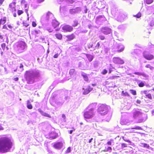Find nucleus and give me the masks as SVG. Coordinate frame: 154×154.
<instances>
[{"mask_svg":"<svg viewBox=\"0 0 154 154\" xmlns=\"http://www.w3.org/2000/svg\"><path fill=\"white\" fill-rule=\"evenodd\" d=\"M146 96L150 100H152V95L150 93L146 95Z\"/></svg>","mask_w":154,"mask_h":154,"instance_id":"31","label":"nucleus"},{"mask_svg":"<svg viewBox=\"0 0 154 154\" xmlns=\"http://www.w3.org/2000/svg\"><path fill=\"white\" fill-rule=\"evenodd\" d=\"M1 47L3 50H4L6 47V45L5 43H3L1 45Z\"/></svg>","mask_w":154,"mask_h":154,"instance_id":"42","label":"nucleus"},{"mask_svg":"<svg viewBox=\"0 0 154 154\" xmlns=\"http://www.w3.org/2000/svg\"><path fill=\"white\" fill-rule=\"evenodd\" d=\"M107 72V70L106 69H104L103 71L101 72V74L103 75H105Z\"/></svg>","mask_w":154,"mask_h":154,"instance_id":"41","label":"nucleus"},{"mask_svg":"<svg viewBox=\"0 0 154 154\" xmlns=\"http://www.w3.org/2000/svg\"><path fill=\"white\" fill-rule=\"evenodd\" d=\"M63 146V144L61 142H57L54 144V147L57 149H60Z\"/></svg>","mask_w":154,"mask_h":154,"instance_id":"12","label":"nucleus"},{"mask_svg":"<svg viewBox=\"0 0 154 154\" xmlns=\"http://www.w3.org/2000/svg\"><path fill=\"white\" fill-rule=\"evenodd\" d=\"M78 23L77 20H74L73 21V24L72 26L73 27H75L78 25Z\"/></svg>","mask_w":154,"mask_h":154,"instance_id":"33","label":"nucleus"},{"mask_svg":"<svg viewBox=\"0 0 154 154\" xmlns=\"http://www.w3.org/2000/svg\"><path fill=\"white\" fill-rule=\"evenodd\" d=\"M24 76L27 83L28 84H30L34 82V81L32 80V78L37 77L38 75H32L31 74L30 71H26L25 72Z\"/></svg>","mask_w":154,"mask_h":154,"instance_id":"2","label":"nucleus"},{"mask_svg":"<svg viewBox=\"0 0 154 154\" xmlns=\"http://www.w3.org/2000/svg\"><path fill=\"white\" fill-rule=\"evenodd\" d=\"M130 91L131 92V93L133 95H136L137 94L136 91L133 89H130Z\"/></svg>","mask_w":154,"mask_h":154,"instance_id":"30","label":"nucleus"},{"mask_svg":"<svg viewBox=\"0 0 154 154\" xmlns=\"http://www.w3.org/2000/svg\"><path fill=\"white\" fill-rule=\"evenodd\" d=\"M82 75L85 81L86 82H88V78L86 74L84 72H82Z\"/></svg>","mask_w":154,"mask_h":154,"instance_id":"21","label":"nucleus"},{"mask_svg":"<svg viewBox=\"0 0 154 154\" xmlns=\"http://www.w3.org/2000/svg\"><path fill=\"white\" fill-rule=\"evenodd\" d=\"M3 29H4L6 30H8V28H7V26L6 24L4 25L2 27Z\"/></svg>","mask_w":154,"mask_h":154,"instance_id":"54","label":"nucleus"},{"mask_svg":"<svg viewBox=\"0 0 154 154\" xmlns=\"http://www.w3.org/2000/svg\"><path fill=\"white\" fill-rule=\"evenodd\" d=\"M75 35L73 33H72L70 35H67L66 36V37L68 39L67 41H70L72 40H73L75 38Z\"/></svg>","mask_w":154,"mask_h":154,"instance_id":"18","label":"nucleus"},{"mask_svg":"<svg viewBox=\"0 0 154 154\" xmlns=\"http://www.w3.org/2000/svg\"><path fill=\"white\" fill-rule=\"evenodd\" d=\"M23 65L22 63H21L20 64V68H23Z\"/></svg>","mask_w":154,"mask_h":154,"instance_id":"61","label":"nucleus"},{"mask_svg":"<svg viewBox=\"0 0 154 154\" xmlns=\"http://www.w3.org/2000/svg\"><path fill=\"white\" fill-rule=\"evenodd\" d=\"M59 54H55L54 56V58H57Z\"/></svg>","mask_w":154,"mask_h":154,"instance_id":"55","label":"nucleus"},{"mask_svg":"<svg viewBox=\"0 0 154 154\" xmlns=\"http://www.w3.org/2000/svg\"><path fill=\"white\" fill-rule=\"evenodd\" d=\"M25 2L26 1L25 0H21L20 1V3L22 5L24 4Z\"/></svg>","mask_w":154,"mask_h":154,"instance_id":"53","label":"nucleus"},{"mask_svg":"<svg viewBox=\"0 0 154 154\" xmlns=\"http://www.w3.org/2000/svg\"><path fill=\"white\" fill-rule=\"evenodd\" d=\"M122 139L125 142H128L129 143H131V141L129 140H127L124 138V137H122Z\"/></svg>","mask_w":154,"mask_h":154,"instance_id":"45","label":"nucleus"},{"mask_svg":"<svg viewBox=\"0 0 154 154\" xmlns=\"http://www.w3.org/2000/svg\"><path fill=\"white\" fill-rule=\"evenodd\" d=\"M133 16L134 17H136L137 18H139L141 16V14L140 12H139L137 14L134 15Z\"/></svg>","mask_w":154,"mask_h":154,"instance_id":"29","label":"nucleus"},{"mask_svg":"<svg viewBox=\"0 0 154 154\" xmlns=\"http://www.w3.org/2000/svg\"><path fill=\"white\" fill-rule=\"evenodd\" d=\"M134 74L138 75H142L145 77H147L148 75L145 74L144 73H142L139 72H136L134 73Z\"/></svg>","mask_w":154,"mask_h":154,"instance_id":"19","label":"nucleus"},{"mask_svg":"<svg viewBox=\"0 0 154 154\" xmlns=\"http://www.w3.org/2000/svg\"><path fill=\"white\" fill-rule=\"evenodd\" d=\"M32 26L33 27H35L37 26V24L35 21H32Z\"/></svg>","mask_w":154,"mask_h":154,"instance_id":"47","label":"nucleus"},{"mask_svg":"<svg viewBox=\"0 0 154 154\" xmlns=\"http://www.w3.org/2000/svg\"><path fill=\"white\" fill-rule=\"evenodd\" d=\"M152 116H154V110L152 111Z\"/></svg>","mask_w":154,"mask_h":154,"instance_id":"64","label":"nucleus"},{"mask_svg":"<svg viewBox=\"0 0 154 154\" xmlns=\"http://www.w3.org/2000/svg\"><path fill=\"white\" fill-rule=\"evenodd\" d=\"M100 48V43L99 42H98L96 44L94 48V50L99 49Z\"/></svg>","mask_w":154,"mask_h":154,"instance_id":"24","label":"nucleus"},{"mask_svg":"<svg viewBox=\"0 0 154 154\" xmlns=\"http://www.w3.org/2000/svg\"><path fill=\"white\" fill-rule=\"evenodd\" d=\"M113 67H112V68H109V73H110L112 72V69Z\"/></svg>","mask_w":154,"mask_h":154,"instance_id":"56","label":"nucleus"},{"mask_svg":"<svg viewBox=\"0 0 154 154\" xmlns=\"http://www.w3.org/2000/svg\"><path fill=\"white\" fill-rule=\"evenodd\" d=\"M42 115L43 116L50 118L51 117V116L49 114L46 112H44Z\"/></svg>","mask_w":154,"mask_h":154,"instance_id":"32","label":"nucleus"},{"mask_svg":"<svg viewBox=\"0 0 154 154\" xmlns=\"http://www.w3.org/2000/svg\"><path fill=\"white\" fill-rule=\"evenodd\" d=\"M144 1L146 4H150L153 2V0H144Z\"/></svg>","mask_w":154,"mask_h":154,"instance_id":"28","label":"nucleus"},{"mask_svg":"<svg viewBox=\"0 0 154 154\" xmlns=\"http://www.w3.org/2000/svg\"><path fill=\"white\" fill-rule=\"evenodd\" d=\"M55 35L57 39L60 40L62 38L63 35L62 34L60 33H57L55 34Z\"/></svg>","mask_w":154,"mask_h":154,"instance_id":"20","label":"nucleus"},{"mask_svg":"<svg viewBox=\"0 0 154 154\" xmlns=\"http://www.w3.org/2000/svg\"><path fill=\"white\" fill-rule=\"evenodd\" d=\"M132 129H136V130H142V128L139 126H136L134 128H131Z\"/></svg>","mask_w":154,"mask_h":154,"instance_id":"37","label":"nucleus"},{"mask_svg":"<svg viewBox=\"0 0 154 154\" xmlns=\"http://www.w3.org/2000/svg\"><path fill=\"white\" fill-rule=\"evenodd\" d=\"M101 30L103 33L105 35L110 34L112 31L111 29L110 28L107 27H102Z\"/></svg>","mask_w":154,"mask_h":154,"instance_id":"8","label":"nucleus"},{"mask_svg":"<svg viewBox=\"0 0 154 154\" xmlns=\"http://www.w3.org/2000/svg\"><path fill=\"white\" fill-rule=\"evenodd\" d=\"M79 9H80L79 7H77L75 8L71 9L69 10V13L71 14L76 13L79 11Z\"/></svg>","mask_w":154,"mask_h":154,"instance_id":"16","label":"nucleus"},{"mask_svg":"<svg viewBox=\"0 0 154 154\" xmlns=\"http://www.w3.org/2000/svg\"><path fill=\"white\" fill-rule=\"evenodd\" d=\"M137 103L138 104H140L141 103V101L139 100H137L136 101Z\"/></svg>","mask_w":154,"mask_h":154,"instance_id":"58","label":"nucleus"},{"mask_svg":"<svg viewBox=\"0 0 154 154\" xmlns=\"http://www.w3.org/2000/svg\"><path fill=\"white\" fill-rule=\"evenodd\" d=\"M112 150V148L111 147L109 146L108 147V148L107 149H105L104 150V151H107L109 150Z\"/></svg>","mask_w":154,"mask_h":154,"instance_id":"48","label":"nucleus"},{"mask_svg":"<svg viewBox=\"0 0 154 154\" xmlns=\"http://www.w3.org/2000/svg\"><path fill=\"white\" fill-rule=\"evenodd\" d=\"M125 47L122 45H119L116 47L117 51L118 52H120L123 51Z\"/></svg>","mask_w":154,"mask_h":154,"instance_id":"14","label":"nucleus"},{"mask_svg":"<svg viewBox=\"0 0 154 154\" xmlns=\"http://www.w3.org/2000/svg\"><path fill=\"white\" fill-rule=\"evenodd\" d=\"M27 108L29 109H32V105L30 104V101L28 100L27 101Z\"/></svg>","mask_w":154,"mask_h":154,"instance_id":"23","label":"nucleus"},{"mask_svg":"<svg viewBox=\"0 0 154 154\" xmlns=\"http://www.w3.org/2000/svg\"><path fill=\"white\" fill-rule=\"evenodd\" d=\"M38 111L42 115L43 113H44V112L41 109H38Z\"/></svg>","mask_w":154,"mask_h":154,"instance_id":"51","label":"nucleus"},{"mask_svg":"<svg viewBox=\"0 0 154 154\" xmlns=\"http://www.w3.org/2000/svg\"><path fill=\"white\" fill-rule=\"evenodd\" d=\"M97 110L101 115H104L108 113V106L105 104H102L99 106Z\"/></svg>","mask_w":154,"mask_h":154,"instance_id":"3","label":"nucleus"},{"mask_svg":"<svg viewBox=\"0 0 154 154\" xmlns=\"http://www.w3.org/2000/svg\"><path fill=\"white\" fill-rule=\"evenodd\" d=\"M60 25V23L55 20H53L52 22V26L55 28L58 26Z\"/></svg>","mask_w":154,"mask_h":154,"instance_id":"13","label":"nucleus"},{"mask_svg":"<svg viewBox=\"0 0 154 154\" xmlns=\"http://www.w3.org/2000/svg\"><path fill=\"white\" fill-rule=\"evenodd\" d=\"M54 16L53 14L50 11H48L46 14L45 18L46 20H48L50 18H51Z\"/></svg>","mask_w":154,"mask_h":154,"instance_id":"11","label":"nucleus"},{"mask_svg":"<svg viewBox=\"0 0 154 154\" xmlns=\"http://www.w3.org/2000/svg\"><path fill=\"white\" fill-rule=\"evenodd\" d=\"M13 143L11 139L7 137L0 138V152H6L12 148Z\"/></svg>","mask_w":154,"mask_h":154,"instance_id":"1","label":"nucleus"},{"mask_svg":"<svg viewBox=\"0 0 154 154\" xmlns=\"http://www.w3.org/2000/svg\"><path fill=\"white\" fill-rule=\"evenodd\" d=\"M72 26L69 25H66L63 26L62 27V29L66 32H71L73 30Z\"/></svg>","mask_w":154,"mask_h":154,"instance_id":"6","label":"nucleus"},{"mask_svg":"<svg viewBox=\"0 0 154 154\" xmlns=\"http://www.w3.org/2000/svg\"><path fill=\"white\" fill-rule=\"evenodd\" d=\"M143 122V119H140L138 120V121L137 122V123H140L142 122Z\"/></svg>","mask_w":154,"mask_h":154,"instance_id":"52","label":"nucleus"},{"mask_svg":"<svg viewBox=\"0 0 154 154\" xmlns=\"http://www.w3.org/2000/svg\"><path fill=\"white\" fill-rule=\"evenodd\" d=\"M71 151V148L70 147H69L67 148V150L66 151V153H68L70 152Z\"/></svg>","mask_w":154,"mask_h":154,"instance_id":"44","label":"nucleus"},{"mask_svg":"<svg viewBox=\"0 0 154 154\" xmlns=\"http://www.w3.org/2000/svg\"><path fill=\"white\" fill-rule=\"evenodd\" d=\"M23 26L25 27H27L29 25V24L28 23H23Z\"/></svg>","mask_w":154,"mask_h":154,"instance_id":"43","label":"nucleus"},{"mask_svg":"<svg viewBox=\"0 0 154 154\" xmlns=\"http://www.w3.org/2000/svg\"><path fill=\"white\" fill-rule=\"evenodd\" d=\"M49 138L50 139H54L58 137V135L54 131H52L49 133Z\"/></svg>","mask_w":154,"mask_h":154,"instance_id":"10","label":"nucleus"},{"mask_svg":"<svg viewBox=\"0 0 154 154\" xmlns=\"http://www.w3.org/2000/svg\"><path fill=\"white\" fill-rule=\"evenodd\" d=\"M5 1V0H0V6L2 5Z\"/></svg>","mask_w":154,"mask_h":154,"instance_id":"49","label":"nucleus"},{"mask_svg":"<svg viewBox=\"0 0 154 154\" xmlns=\"http://www.w3.org/2000/svg\"><path fill=\"white\" fill-rule=\"evenodd\" d=\"M112 143H113V144H114V142L113 139L110 140L109 141H108L107 143V144L109 145H111Z\"/></svg>","mask_w":154,"mask_h":154,"instance_id":"27","label":"nucleus"},{"mask_svg":"<svg viewBox=\"0 0 154 154\" xmlns=\"http://www.w3.org/2000/svg\"><path fill=\"white\" fill-rule=\"evenodd\" d=\"M113 61L116 64H122L124 63V61L123 60L118 57H113Z\"/></svg>","mask_w":154,"mask_h":154,"instance_id":"9","label":"nucleus"},{"mask_svg":"<svg viewBox=\"0 0 154 154\" xmlns=\"http://www.w3.org/2000/svg\"><path fill=\"white\" fill-rule=\"evenodd\" d=\"M16 3L15 2H12L11 3H10L8 6V10L11 12H14L13 14V16L14 17H17V15L16 13L15 12L16 11Z\"/></svg>","mask_w":154,"mask_h":154,"instance_id":"4","label":"nucleus"},{"mask_svg":"<svg viewBox=\"0 0 154 154\" xmlns=\"http://www.w3.org/2000/svg\"><path fill=\"white\" fill-rule=\"evenodd\" d=\"M92 88H91L90 86H88L84 90L83 94L84 95L88 94L92 90Z\"/></svg>","mask_w":154,"mask_h":154,"instance_id":"15","label":"nucleus"},{"mask_svg":"<svg viewBox=\"0 0 154 154\" xmlns=\"http://www.w3.org/2000/svg\"><path fill=\"white\" fill-rule=\"evenodd\" d=\"M75 72V69H71L69 71V74L70 75L74 74Z\"/></svg>","mask_w":154,"mask_h":154,"instance_id":"25","label":"nucleus"},{"mask_svg":"<svg viewBox=\"0 0 154 154\" xmlns=\"http://www.w3.org/2000/svg\"><path fill=\"white\" fill-rule=\"evenodd\" d=\"M94 115V111L91 110L84 112L83 116L85 120H86L87 119H92Z\"/></svg>","mask_w":154,"mask_h":154,"instance_id":"5","label":"nucleus"},{"mask_svg":"<svg viewBox=\"0 0 154 154\" xmlns=\"http://www.w3.org/2000/svg\"><path fill=\"white\" fill-rule=\"evenodd\" d=\"M142 144L143 145V146L144 147H145L147 148H149V145L146 143H142Z\"/></svg>","mask_w":154,"mask_h":154,"instance_id":"38","label":"nucleus"},{"mask_svg":"<svg viewBox=\"0 0 154 154\" xmlns=\"http://www.w3.org/2000/svg\"><path fill=\"white\" fill-rule=\"evenodd\" d=\"M122 94L123 96H130V95L128 92H125L124 91H122Z\"/></svg>","mask_w":154,"mask_h":154,"instance_id":"26","label":"nucleus"},{"mask_svg":"<svg viewBox=\"0 0 154 154\" xmlns=\"http://www.w3.org/2000/svg\"><path fill=\"white\" fill-rule=\"evenodd\" d=\"M138 86L139 87H143L144 86V84L143 83L141 82H140L138 84Z\"/></svg>","mask_w":154,"mask_h":154,"instance_id":"40","label":"nucleus"},{"mask_svg":"<svg viewBox=\"0 0 154 154\" xmlns=\"http://www.w3.org/2000/svg\"><path fill=\"white\" fill-rule=\"evenodd\" d=\"M97 105V103H93L90 104L88 106V107L90 108L89 110H92L93 111L94 109L96 108Z\"/></svg>","mask_w":154,"mask_h":154,"instance_id":"17","label":"nucleus"},{"mask_svg":"<svg viewBox=\"0 0 154 154\" xmlns=\"http://www.w3.org/2000/svg\"><path fill=\"white\" fill-rule=\"evenodd\" d=\"M145 67L147 68H149L151 70L153 68L152 66H151L149 64H147L145 66Z\"/></svg>","mask_w":154,"mask_h":154,"instance_id":"36","label":"nucleus"},{"mask_svg":"<svg viewBox=\"0 0 154 154\" xmlns=\"http://www.w3.org/2000/svg\"><path fill=\"white\" fill-rule=\"evenodd\" d=\"M62 117L63 118V119H65V118H66V116H65L64 114H63L62 115Z\"/></svg>","mask_w":154,"mask_h":154,"instance_id":"62","label":"nucleus"},{"mask_svg":"<svg viewBox=\"0 0 154 154\" xmlns=\"http://www.w3.org/2000/svg\"><path fill=\"white\" fill-rule=\"evenodd\" d=\"M88 11V9L87 8L84 10V12L85 13H86Z\"/></svg>","mask_w":154,"mask_h":154,"instance_id":"63","label":"nucleus"},{"mask_svg":"<svg viewBox=\"0 0 154 154\" xmlns=\"http://www.w3.org/2000/svg\"><path fill=\"white\" fill-rule=\"evenodd\" d=\"M8 26L9 28L11 29H12L13 28V26L11 24L8 25Z\"/></svg>","mask_w":154,"mask_h":154,"instance_id":"50","label":"nucleus"},{"mask_svg":"<svg viewBox=\"0 0 154 154\" xmlns=\"http://www.w3.org/2000/svg\"><path fill=\"white\" fill-rule=\"evenodd\" d=\"M86 56L89 62L91 61L94 58L93 56L90 54H86Z\"/></svg>","mask_w":154,"mask_h":154,"instance_id":"22","label":"nucleus"},{"mask_svg":"<svg viewBox=\"0 0 154 154\" xmlns=\"http://www.w3.org/2000/svg\"><path fill=\"white\" fill-rule=\"evenodd\" d=\"M143 54V57L147 60H150L154 59V56L150 53L144 52Z\"/></svg>","mask_w":154,"mask_h":154,"instance_id":"7","label":"nucleus"},{"mask_svg":"<svg viewBox=\"0 0 154 154\" xmlns=\"http://www.w3.org/2000/svg\"><path fill=\"white\" fill-rule=\"evenodd\" d=\"M127 144L125 143H122L121 144V147L122 148L127 147Z\"/></svg>","mask_w":154,"mask_h":154,"instance_id":"46","label":"nucleus"},{"mask_svg":"<svg viewBox=\"0 0 154 154\" xmlns=\"http://www.w3.org/2000/svg\"><path fill=\"white\" fill-rule=\"evenodd\" d=\"M45 0H37V2L38 3H41L43 2Z\"/></svg>","mask_w":154,"mask_h":154,"instance_id":"57","label":"nucleus"},{"mask_svg":"<svg viewBox=\"0 0 154 154\" xmlns=\"http://www.w3.org/2000/svg\"><path fill=\"white\" fill-rule=\"evenodd\" d=\"M143 92L144 93V94H146V95L147 94V91H143Z\"/></svg>","mask_w":154,"mask_h":154,"instance_id":"60","label":"nucleus"},{"mask_svg":"<svg viewBox=\"0 0 154 154\" xmlns=\"http://www.w3.org/2000/svg\"><path fill=\"white\" fill-rule=\"evenodd\" d=\"M19 79V78L18 77H16L14 79V80L15 81H17Z\"/></svg>","mask_w":154,"mask_h":154,"instance_id":"59","label":"nucleus"},{"mask_svg":"<svg viewBox=\"0 0 154 154\" xmlns=\"http://www.w3.org/2000/svg\"><path fill=\"white\" fill-rule=\"evenodd\" d=\"M66 1L68 3L70 4H72L74 2L73 0H66Z\"/></svg>","mask_w":154,"mask_h":154,"instance_id":"39","label":"nucleus"},{"mask_svg":"<svg viewBox=\"0 0 154 154\" xmlns=\"http://www.w3.org/2000/svg\"><path fill=\"white\" fill-rule=\"evenodd\" d=\"M17 13L18 15H20L23 13V12L22 10H18Z\"/></svg>","mask_w":154,"mask_h":154,"instance_id":"34","label":"nucleus"},{"mask_svg":"<svg viewBox=\"0 0 154 154\" xmlns=\"http://www.w3.org/2000/svg\"><path fill=\"white\" fill-rule=\"evenodd\" d=\"M100 39L101 40H103L105 39V37L103 35H100L99 36Z\"/></svg>","mask_w":154,"mask_h":154,"instance_id":"35","label":"nucleus"}]
</instances>
